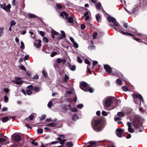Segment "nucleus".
<instances>
[{
  "label": "nucleus",
  "instance_id": "2f4dec72",
  "mask_svg": "<svg viewBox=\"0 0 147 147\" xmlns=\"http://www.w3.org/2000/svg\"><path fill=\"white\" fill-rule=\"evenodd\" d=\"M73 43L74 47L76 48H78V45L76 41H75Z\"/></svg>",
  "mask_w": 147,
  "mask_h": 147
},
{
  "label": "nucleus",
  "instance_id": "a19ab883",
  "mask_svg": "<svg viewBox=\"0 0 147 147\" xmlns=\"http://www.w3.org/2000/svg\"><path fill=\"white\" fill-rule=\"evenodd\" d=\"M96 20H97L98 22H99V20L100 18V16L99 14H98L96 16Z\"/></svg>",
  "mask_w": 147,
  "mask_h": 147
},
{
  "label": "nucleus",
  "instance_id": "7c9ffc66",
  "mask_svg": "<svg viewBox=\"0 0 147 147\" xmlns=\"http://www.w3.org/2000/svg\"><path fill=\"white\" fill-rule=\"evenodd\" d=\"M95 5L96 6V9H100V8L101 7V4H100V3H97V4H96Z\"/></svg>",
  "mask_w": 147,
  "mask_h": 147
},
{
  "label": "nucleus",
  "instance_id": "c03bdc74",
  "mask_svg": "<svg viewBox=\"0 0 147 147\" xmlns=\"http://www.w3.org/2000/svg\"><path fill=\"white\" fill-rule=\"evenodd\" d=\"M122 88L123 90L124 91H127L128 90V88L126 86H124L122 87Z\"/></svg>",
  "mask_w": 147,
  "mask_h": 147
},
{
  "label": "nucleus",
  "instance_id": "7ed1b4c3",
  "mask_svg": "<svg viewBox=\"0 0 147 147\" xmlns=\"http://www.w3.org/2000/svg\"><path fill=\"white\" fill-rule=\"evenodd\" d=\"M104 67L106 71L111 75H117L121 78H123L122 74L118 71L111 68L109 65L106 64L104 65Z\"/></svg>",
  "mask_w": 147,
  "mask_h": 147
},
{
  "label": "nucleus",
  "instance_id": "39448f33",
  "mask_svg": "<svg viewBox=\"0 0 147 147\" xmlns=\"http://www.w3.org/2000/svg\"><path fill=\"white\" fill-rule=\"evenodd\" d=\"M139 5L138 4L129 7V9L130 10V12L131 13V14L136 13L139 11Z\"/></svg>",
  "mask_w": 147,
  "mask_h": 147
},
{
  "label": "nucleus",
  "instance_id": "58836bf2",
  "mask_svg": "<svg viewBox=\"0 0 147 147\" xmlns=\"http://www.w3.org/2000/svg\"><path fill=\"white\" fill-rule=\"evenodd\" d=\"M10 147H20L19 145L17 143H15L10 146Z\"/></svg>",
  "mask_w": 147,
  "mask_h": 147
},
{
  "label": "nucleus",
  "instance_id": "13d9d810",
  "mask_svg": "<svg viewBox=\"0 0 147 147\" xmlns=\"http://www.w3.org/2000/svg\"><path fill=\"white\" fill-rule=\"evenodd\" d=\"M83 105L82 104H80L77 106V107L80 109H82L83 107Z\"/></svg>",
  "mask_w": 147,
  "mask_h": 147
},
{
  "label": "nucleus",
  "instance_id": "6e6552de",
  "mask_svg": "<svg viewBox=\"0 0 147 147\" xmlns=\"http://www.w3.org/2000/svg\"><path fill=\"white\" fill-rule=\"evenodd\" d=\"M12 140L17 142H19L21 140V138L20 135L18 133L13 134L12 136Z\"/></svg>",
  "mask_w": 147,
  "mask_h": 147
},
{
  "label": "nucleus",
  "instance_id": "dca6fc26",
  "mask_svg": "<svg viewBox=\"0 0 147 147\" xmlns=\"http://www.w3.org/2000/svg\"><path fill=\"white\" fill-rule=\"evenodd\" d=\"M56 62H57L58 63H59L61 62L64 63L65 62V60L64 59L58 58L56 60Z\"/></svg>",
  "mask_w": 147,
  "mask_h": 147
},
{
  "label": "nucleus",
  "instance_id": "de8ad7c7",
  "mask_svg": "<svg viewBox=\"0 0 147 147\" xmlns=\"http://www.w3.org/2000/svg\"><path fill=\"white\" fill-rule=\"evenodd\" d=\"M128 131L130 133H133L134 132L133 129L131 127L128 128Z\"/></svg>",
  "mask_w": 147,
  "mask_h": 147
},
{
  "label": "nucleus",
  "instance_id": "680f3d73",
  "mask_svg": "<svg viewBox=\"0 0 147 147\" xmlns=\"http://www.w3.org/2000/svg\"><path fill=\"white\" fill-rule=\"evenodd\" d=\"M85 62L86 63L88 64V65H90V63L89 61V60L87 59H86L85 60Z\"/></svg>",
  "mask_w": 147,
  "mask_h": 147
},
{
  "label": "nucleus",
  "instance_id": "cd10ccee",
  "mask_svg": "<svg viewBox=\"0 0 147 147\" xmlns=\"http://www.w3.org/2000/svg\"><path fill=\"white\" fill-rule=\"evenodd\" d=\"M56 6L59 9H61L62 8V6L61 4L60 3H57L56 4Z\"/></svg>",
  "mask_w": 147,
  "mask_h": 147
},
{
  "label": "nucleus",
  "instance_id": "f03ea898",
  "mask_svg": "<svg viewBox=\"0 0 147 147\" xmlns=\"http://www.w3.org/2000/svg\"><path fill=\"white\" fill-rule=\"evenodd\" d=\"M91 125L93 129L97 132L102 131L104 127L102 123V120L96 119L95 117L93 118L92 121Z\"/></svg>",
  "mask_w": 147,
  "mask_h": 147
},
{
  "label": "nucleus",
  "instance_id": "8fccbe9b",
  "mask_svg": "<svg viewBox=\"0 0 147 147\" xmlns=\"http://www.w3.org/2000/svg\"><path fill=\"white\" fill-rule=\"evenodd\" d=\"M77 61H78L80 63H82V61L81 59L79 57H77Z\"/></svg>",
  "mask_w": 147,
  "mask_h": 147
},
{
  "label": "nucleus",
  "instance_id": "a878e982",
  "mask_svg": "<svg viewBox=\"0 0 147 147\" xmlns=\"http://www.w3.org/2000/svg\"><path fill=\"white\" fill-rule=\"evenodd\" d=\"M69 78V77L66 74H65V77L63 79V82H66Z\"/></svg>",
  "mask_w": 147,
  "mask_h": 147
},
{
  "label": "nucleus",
  "instance_id": "c756f323",
  "mask_svg": "<svg viewBox=\"0 0 147 147\" xmlns=\"http://www.w3.org/2000/svg\"><path fill=\"white\" fill-rule=\"evenodd\" d=\"M42 73L43 76H44L45 78H46L47 77V75L46 71L44 70H43L42 71Z\"/></svg>",
  "mask_w": 147,
  "mask_h": 147
},
{
  "label": "nucleus",
  "instance_id": "6e6d98bb",
  "mask_svg": "<svg viewBox=\"0 0 147 147\" xmlns=\"http://www.w3.org/2000/svg\"><path fill=\"white\" fill-rule=\"evenodd\" d=\"M97 33L96 32H94L93 34V38L95 39L96 38V36H97Z\"/></svg>",
  "mask_w": 147,
  "mask_h": 147
},
{
  "label": "nucleus",
  "instance_id": "774afa93",
  "mask_svg": "<svg viewBox=\"0 0 147 147\" xmlns=\"http://www.w3.org/2000/svg\"><path fill=\"white\" fill-rule=\"evenodd\" d=\"M69 39L72 43H73L75 41L74 40V38L72 37H70Z\"/></svg>",
  "mask_w": 147,
  "mask_h": 147
},
{
  "label": "nucleus",
  "instance_id": "e433bc0d",
  "mask_svg": "<svg viewBox=\"0 0 147 147\" xmlns=\"http://www.w3.org/2000/svg\"><path fill=\"white\" fill-rule=\"evenodd\" d=\"M34 90L36 92H38L40 91L39 88L37 87H34Z\"/></svg>",
  "mask_w": 147,
  "mask_h": 147
},
{
  "label": "nucleus",
  "instance_id": "603ef678",
  "mask_svg": "<svg viewBox=\"0 0 147 147\" xmlns=\"http://www.w3.org/2000/svg\"><path fill=\"white\" fill-rule=\"evenodd\" d=\"M52 102L50 101L49 102L47 106H48V107L49 108H50L51 107V106H52Z\"/></svg>",
  "mask_w": 147,
  "mask_h": 147
},
{
  "label": "nucleus",
  "instance_id": "5fc2aeb1",
  "mask_svg": "<svg viewBox=\"0 0 147 147\" xmlns=\"http://www.w3.org/2000/svg\"><path fill=\"white\" fill-rule=\"evenodd\" d=\"M34 118V115H31L29 116V119L31 121Z\"/></svg>",
  "mask_w": 147,
  "mask_h": 147
},
{
  "label": "nucleus",
  "instance_id": "79ce46f5",
  "mask_svg": "<svg viewBox=\"0 0 147 147\" xmlns=\"http://www.w3.org/2000/svg\"><path fill=\"white\" fill-rule=\"evenodd\" d=\"M6 6L5 3L4 2L3 3L1 4L0 5V7L2 8L3 9H4L5 8V7Z\"/></svg>",
  "mask_w": 147,
  "mask_h": 147
},
{
  "label": "nucleus",
  "instance_id": "473e14b6",
  "mask_svg": "<svg viewBox=\"0 0 147 147\" xmlns=\"http://www.w3.org/2000/svg\"><path fill=\"white\" fill-rule=\"evenodd\" d=\"M116 82L119 85H121L122 84V82L121 80L119 79H117V80Z\"/></svg>",
  "mask_w": 147,
  "mask_h": 147
},
{
  "label": "nucleus",
  "instance_id": "0e129e2a",
  "mask_svg": "<svg viewBox=\"0 0 147 147\" xmlns=\"http://www.w3.org/2000/svg\"><path fill=\"white\" fill-rule=\"evenodd\" d=\"M4 100L5 102H7V101L8 100V98L7 97V96H4Z\"/></svg>",
  "mask_w": 147,
  "mask_h": 147
},
{
  "label": "nucleus",
  "instance_id": "aec40b11",
  "mask_svg": "<svg viewBox=\"0 0 147 147\" xmlns=\"http://www.w3.org/2000/svg\"><path fill=\"white\" fill-rule=\"evenodd\" d=\"M4 27H0V37H1L4 34Z\"/></svg>",
  "mask_w": 147,
  "mask_h": 147
},
{
  "label": "nucleus",
  "instance_id": "9d476101",
  "mask_svg": "<svg viewBox=\"0 0 147 147\" xmlns=\"http://www.w3.org/2000/svg\"><path fill=\"white\" fill-rule=\"evenodd\" d=\"M132 96L134 98V100L135 103H137V100L138 98L141 99L143 102H144V99L141 94H139L138 95H137L135 94H132Z\"/></svg>",
  "mask_w": 147,
  "mask_h": 147
},
{
  "label": "nucleus",
  "instance_id": "f8f14e48",
  "mask_svg": "<svg viewBox=\"0 0 147 147\" xmlns=\"http://www.w3.org/2000/svg\"><path fill=\"white\" fill-rule=\"evenodd\" d=\"M124 129H122L117 128L116 129L117 133L116 134L117 136L119 138L122 137V133L124 132Z\"/></svg>",
  "mask_w": 147,
  "mask_h": 147
},
{
  "label": "nucleus",
  "instance_id": "ddd939ff",
  "mask_svg": "<svg viewBox=\"0 0 147 147\" xmlns=\"http://www.w3.org/2000/svg\"><path fill=\"white\" fill-rule=\"evenodd\" d=\"M36 42H34V46L36 48L39 49L41 46V40H37Z\"/></svg>",
  "mask_w": 147,
  "mask_h": 147
},
{
  "label": "nucleus",
  "instance_id": "a18cd8bd",
  "mask_svg": "<svg viewBox=\"0 0 147 147\" xmlns=\"http://www.w3.org/2000/svg\"><path fill=\"white\" fill-rule=\"evenodd\" d=\"M16 24V22L13 20H12L11 22V26H14Z\"/></svg>",
  "mask_w": 147,
  "mask_h": 147
},
{
  "label": "nucleus",
  "instance_id": "2eb2a0df",
  "mask_svg": "<svg viewBox=\"0 0 147 147\" xmlns=\"http://www.w3.org/2000/svg\"><path fill=\"white\" fill-rule=\"evenodd\" d=\"M51 35L52 37V38L53 39H54L55 37V36H58L59 34V33L58 32H57L56 31H55L54 30H52L51 32Z\"/></svg>",
  "mask_w": 147,
  "mask_h": 147
},
{
  "label": "nucleus",
  "instance_id": "20e7f679",
  "mask_svg": "<svg viewBox=\"0 0 147 147\" xmlns=\"http://www.w3.org/2000/svg\"><path fill=\"white\" fill-rule=\"evenodd\" d=\"M142 123L141 118L136 117L134 118L132 122L134 126L137 129V131L141 132L143 130L142 126Z\"/></svg>",
  "mask_w": 147,
  "mask_h": 147
},
{
  "label": "nucleus",
  "instance_id": "5701e85b",
  "mask_svg": "<svg viewBox=\"0 0 147 147\" xmlns=\"http://www.w3.org/2000/svg\"><path fill=\"white\" fill-rule=\"evenodd\" d=\"M66 144L67 147H71L73 146V144L71 142H67Z\"/></svg>",
  "mask_w": 147,
  "mask_h": 147
},
{
  "label": "nucleus",
  "instance_id": "f257e3e1",
  "mask_svg": "<svg viewBox=\"0 0 147 147\" xmlns=\"http://www.w3.org/2000/svg\"><path fill=\"white\" fill-rule=\"evenodd\" d=\"M121 102L119 100H117L113 96H108L105 98L102 102L105 109L110 110L114 109Z\"/></svg>",
  "mask_w": 147,
  "mask_h": 147
},
{
  "label": "nucleus",
  "instance_id": "37998d69",
  "mask_svg": "<svg viewBox=\"0 0 147 147\" xmlns=\"http://www.w3.org/2000/svg\"><path fill=\"white\" fill-rule=\"evenodd\" d=\"M88 143L90 144V145H91L92 146V145L96 144V142L95 141H90Z\"/></svg>",
  "mask_w": 147,
  "mask_h": 147
},
{
  "label": "nucleus",
  "instance_id": "c9c22d12",
  "mask_svg": "<svg viewBox=\"0 0 147 147\" xmlns=\"http://www.w3.org/2000/svg\"><path fill=\"white\" fill-rule=\"evenodd\" d=\"M58 36L57 37V39L58 40H60L62 39L64 37H63L62 35L61 34H59L58 35Z\"/></svg>",
  "mask_w": 147,
  "mask_h": 147
},
{
  "label": "nucleus",
  "instance_id": "e2e57ef3",
  "mask_svg": "<svg viewBox=\"0 0 147 147\" xmlns=\"http://www.w3.org/2000/svg\"><path fill=\"white\" fill-rule=\"evenodd\" d=\"M98 63V61H94L93 62V67L94 66L96 65Z\"/></svg>",
  "mask_w": 147,
  "mask_h": 147
},
{
  "label": "nucleus",
  "instance_id": "a211bd4d",
  "mask_svg": "<svg viewBox=\"0 0 147 147\" xmlns=\"http://www.w3.org/2000/svg\"><path fill=\"white\" fill-rule=\"evenodd\" d=\"M1 120L2 122L5 123L7 122L9 120V118L8 117L6 116L2 118Z\"/></svg>",
  "mask_w": 147,
  "mask_h": 147
},
{
  "label": "nucleus",
  "instance_id": "864d4df0",
  "mask_svg": "<svg viewBox=\"0 0 147 147\" xmlns=\"http://www.w3.org/2000/svg\"><path fill=\"white\" fill-rule=\"evenodd\" d=\"M70 110L73 112H76L77 111V110L76 108H72L70 109Z\"/></svg>",
  "mask_w": 147,
  "mask_h": 147
},
{
  "label": "nucleus",
  "instance_id": "4be33fe9",
  "mask_svg": "<svg viewBox=\"0 0 147 147\" xmlns=\"http://www.w3.org/2000/svg\"><path fill=\"white\" fill-rule=\"evenodd\" d=\"M11 7V5L10 4H9L7 6H5V8L3 9L5 10L6 11H8L9 10Z\"/></svg>",
  "mask_w": 147,
  "mask_h": 147
},
{
  "label": "nucleus",
  "instance_id": "423d86ee",
  "mask_svg": "<svg viewBox=\"0 0 147 147\" xmlns=\"http://www.w3.org/2000/svg\"><path fill=\"white\" fill-rule=\"evenodd\" d=\"M107 20L109 22L113 23L114 25L115 26L119 27L120 28H122V26L117 22L116 19L115 18L109 16L107 18Z\"/></svg>",
  "mask_w": 147,
  "mask_h": 147
},
{
  "label": "nucleus",
  "instance_id": "1a4fd4ad",
  "mask_svg": "<svg viewBox=\"0 0 147 147\" xmlns=\"http://www.w3.org/2000/svg\"><path fill=\"white\" fill-rule=\"evenodd\" d=\"M118 27V28H117L115 27H113V28L115 30L121 33L123 35L130 36H134V35L132 34L127 32H125L121 30V29L122 28V27L121 28H119V27Z\"/></svg>",
  "mask_w": 147,
  "mask_h": 147
},
{
  "label": "nucleus",
  "instance_id": "052dcab7",
  "mask_svg": "<svg viewBox=\"0 0 147 147\" xmlns=\"http://www.w3.org/2000/svg\"><path fill=\"white\" fill-rule=\"evenodd\" d=\"M6 140L5 139L1 138H0V143L4 142Z\"/></svg>",
  "mask_w": 147,
  "mask_h": 147
},
{
  "label": "nucleus",
  "instance_id": "f3484780",
  "mask_svg": "<svg viewBox=\"0 0 147 147\" xmlns=\"http://www.w3.org/2000/svg\"><path fill=\"white\" fill-rule=\"evenodd\" d=\"M60 16L63 18H66L67 17L68 15L66 12L63 11L60 13Z\"/></svg>",
  "mask_w": 147,
  "mask_h": 147
},
{
  "label": "nucleus",
  "instance_id": "bf43d9fd",
  "mask_svg": "<svg viewBox=\"0 0 147 147\" xmlns=\"http://www.w3.org/2000/svg\"><path fill=\"white\" fill-rule=\"evenodd\" d=\"M20 68L22 70L26 71V69L25 67L22 65H21L20 67Z\"/></svg>",
  "mask_w": 147,
  "mask_h": 147
},
{
  "label": "nucleus",
  "instance_id": "09e8293b",
  "mask_svg": "<svg viewBox=\"0 0 147 147\" xmlns=\"http://www.w3.org/2000/svg\"><path fill=\"white\" fill-rule=\"evenodd\" d=\"M21 49H23L24 48V45L23 41L21 42V46L20 47Z\"/></svg>",
  "mask_w": 147,
  "mask_h": 147
},
{
  "label": "nucleus",
  "instance_id": "4c0bfd02",
  "mask_svg": "<svg viewBox=\"0 0 147 147\" xmlns=\"http://www.w3.org/2000/svg\"><path fill=\"white\" fill-rule=\"evenodd\" d=\"M38 133L41 134L43 133V129H37Z\"/></svg>",
  "mask_w": 147,
  "mask_h": 147
},
{
  "label": "nucleus",
  "instance_id": "69168bd1",
  "mask_svg": "<svg viewBox=\"0 0 147 147\" xmlns=\"http://www.w3.org/2000/svg\"><path fill=\"white\" fill-rule=\"evenodd\" d=\"M57 54L56 52H53L51 53V55L52 57H53Z\"/></svg>",
  "mask_w": 147,
  "mask_h": 147
},
{
  "label": "nucleus",
  "instance_id": "9b49d317",
  "mask_svg": "<svg viewBox=\"0 0 147 147\" xmlns=\"http://www.w3.org/2000/svg\"><path fill=\"white\" fill-rule=\"evenodd\" d=\"M131 32L133 33L136 34H137V36L140 37L142 39H144L146 37V35H145L137 33V31L134 28H132V30H131Z\"/></svg>",
  "mask_w": 147,
  "mask_h": 147
},
{
  "label": "nucleus",
  "instance_id": "bb28decb",
  "mask_svg": "<svg viewBox=\"0 0 147 147\" xmlns=\"http://www.w3.org/2000/svg\"><path fill=\"white\" fill-rule=\"evenodd\" d=\"M79 118L78 116V115L76 114H74L73 115V119L74 121H76Z\"/></svg>",
  "mask_w": 147,
  "mask_h": 147
},
{
  "label": "nucleus",
  "instance_id": "49530a36",
  "mask_svg": "<svg viewBox=\"0 0 147 147\" xmlns=\"http://www.w3.org/2000/svg\"><path fill=\"white\" fill-rule=\"evenodd\" d=\"M29 33L31 34V37L33 38H34L35 37V35L34 34L33 32H32L30 31L29 32Z\"/></svg>",
  "mask_w": 147,
  "mask_h": 147
},
{
  "label": "nucleus",
  "instance_id": "b1692460",
  "mask_svg": "<svg viewBox=\"0 0 147 147\" xmlns=\"http://www.w3.org/2000/svg\"><path fill=\"white\" fill-rule=\"evenodd\" d=\"M47 126H49L50 127H55L56 126V124L54 123H49V124H47L46 125Z\"/></svg>",
  "mask_w": 147,
  "mask_h": 147
},
{
  "label": "nucleus",
  "instance_id": "338daca9",
  "mask_svg": "<svg viewBox=\"0 0 147 147\" xmlns=\"http://www.w3.org/2000/svg\"><path fill=\"white\" fill-rule=\"evenodd\" d=\"M31 143L33 145L35 146H37L38 144V143L37 142H35L34 141L32 142Z\"/></svg>",
  "mask_w": 147,
  "mask_h": 147
},
{
  "label": "nucleus",
  "instance_id": "6ab92c4d",
  "mask_svg": "<svg viewBox=\"0 0 147 147\" xmlns=\"http://www.w3.org/2000/svg\"><path fill=\"white\" fill-rule=\"evenodd\" d=\"M67 21L68 22L72 24L73 23V18L72 17H70L67 19Z\"/></svg>",
  "mask_w": 147,
  "mask_h": 147
},
{
  "label": "nucleus",
  "instance_id": "412c9836",
  "mask_svg": "<svg viewBox=\"0 0 147 147\" xmlns=\"http://www.w3.org/2000/svg\"><path fill=\"white\" fill-rule=\"evenodd\" d=\"M27 16L28 18H34L35 17L38 18L37 16L33 14H27Z\"/></svg>",
  "mask_w": 147,
  "mask_h": 147
},
{
  "label": "nucleus",
  "instance_id": "72a5a7b5",
  "mask_svg": "<svg viewBox=\"0 0 147 147\" xmlns=\"http://www.w3.org/2000/svg\"><path fill=\"white\" fill-rule=\"evenodd\" d=\"M117 115L119 116L123 117L124 115L122 112H119L117 113Z\"/></svg>",
  "mask_w": 147,
  "mask_h": 147
},
{
  "label": "nucleus",
  "instance_id": "3c124183",
  "mask_svg": "<svg viewBox=\"0 0 147 147\" xmlns=\"http://www.w3.org/2000/svg\"><path fill=\"white\" fill-rule=\"evenodd\" d=\"M26 92L27 94L29 95H30L32 93V92L30 90H27Z\"/></svg>",
  "mask_w": 147,
  "mask_h": 147
},
{
  "label": "nucleus",
  "instance_id": "c85d7f7f",
  "mask_svg": "<svg viewBox=\"0 0 147 147\" xmlns=\"http://www.w3.org/2000/svg\"><path fill=\"white\" fill-rule=\"evenodd\" d=\"M88 49L90 51H92L95 49V47L94 46H89L88 47Z\"/></svg>",
  "mask_w": 147,
  "mask_h": 147
},
{
  "label": "nucleus",
  "instance_id": "f704fd0d",
  "mask_svg": "<svg viewBox=\"0 0 147 147\" xmlns=\"http://www.w3.org/2000/svg\"><path fill=\"white\" fill-rule=\"evenodd\" d=\"M43 41L46 43H47L49 42V40L48 38L46 37H44L43 38Z\"/></svg>",
  "mask_w": 147,
  "mask_h": 147
},
{
  "label": "nucleus",
  "instance_id": "4468645a",
  "mask_svg": "<svg viewBox=\"0 0 147 147\" xmlns=\"http://www.w3.org/2000/svg\"><path fill=\"white\" fill-rule=\"evenodd\" d=\"M22 78L20 77H16L15 79L14 82L16 84L18 85H20L23 82V81L22 80Z\"/></svg>",
  "mask_w": 147,
  "mask_h": 147
},
{
  "label": "nucleus",
  "instance_id": "0eeeda50",
  "mask_svg": "<svg viewBox=\"0 0 147 147\" xmlns=\"http://www.w3.org/2000/svg\"><path fill=\"white\" fill-rule=\"evenodd\" d=\"M80 87L85 92L88 91L87 88L89 87V86L88 84L87 83L85 82H82L80 84Z\"/></svg>",
  "mask_w": 147,
  "mask_h": 147
},
{
  "label": "nucleus",
  "instance_id": "4d7b16f0",
  "mask_svg": "<svg viewBox=\"0 0 147 147\" xmlns=\"http://www.w3.org/2000/svg\"><path fill=\"white\" fill-rule=\"evenodd\" d=\"M61 32L62 34V35H61L64 38H65V34L64 32L62 30V31H61Z\"/></svg>",
  "mask_w": 147,
  "mask_h": 147
},
{
  "label": "nucleus",
  "instance_id": "ea45409f",
  "mask_svg": "<svg viewBox=\"0 0 147 147\" xmlns=\"http://www.w3.org/2000/svg\"><path fill=\"white\" fill-rule=\"evenodd\" d=\"M102 115L104 116H106L108 114V113L105 111H103L102 112Z\"/></svg>",
  "mask_w": 147,
  "mask_h": 147
},
{
  "label": "nucleus",
  "instance_id": "393cba45",
  "mask_svg": "<svg viewBox=\"0 0 147 147\" xmlns=\"http://www.w3.org/2000/svg\"><path fill=\"white\" fill-rule=\"evenodd\" d=\"M68 67L72 71H74L76 69V66L75 65H73L70 67V64H69L68 65Z\"/></svg>",
  "mask_w": 147,
  "mask_h": 147
}]
</instances>
